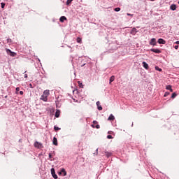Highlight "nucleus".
<instances>
[{
  "label": "nucleus",
  "instance_id": "6",
  "mask_svg": "<svg viewBox=\"0 0 179 179\" xmlns=\"http://www.w3.org/2000/svg\"><path fill=\"white\" fill-rule=\"evenodd\" d=\"M136 33H138V31L136 30V28H133L131 31V34H132L133 36H135V34H136Z\"/></svg>",
  "mask_w": 179,
  "mask_h": 179
},
{
  "label": "nucleus",
  "instance_id": "26",
  "mask_svg": "<svg viewBox=\"0 0 179 179\" xmlns=\"http://www.w3.org/2000/svg\"><path fill=\"white\" fill-rule=\"evenodd\" d=\"M72 1H73V0H67L66 1V5H71Z\"/></svg>",
  "mask_w": 179,
  "mask_h": 179
},
{
  "label": "nucleus",
  "instance_id": "31",
  "mask_svg": "<svg viewBox=\"0 0 179 179\" xmlns=\"http://www.w3.org/2000/svg\"><path fill=\"white\" fill-rule=\"evenodd\" d=\"M1 5L2 8H5V3H1Z\"/></svg>",
  "mask_w": 179,
  "mask_h": 179
},
{
  "label": "nucleus",
  "instance_id": "36",
  "mask_svg": "<svg viewBox=\"0 0 179 179\" xmlns=\"http://www.w3.org/2000/svg\"><path fill=\"white\" fill-rule=\"evenodd\" d=\"M49 158L52 159V155H51L50 153L49 154Z\"/></svg>",
  "mask_w": 179,
  "mask_h": 179
},
{
  "label": "nucleus",
  "instance_id": "9",
  "mask_svg": "<svg viewBox=\"0 0 179 179\" xmlns=\"http://www.w3.org/2000/svg\"><path fill=\"white\" fill-rule=\"evenodd\" d=\"M48 96H45V95H42L41 96V100H43V101H47V100H48Z\"/></svg>",
  "mask_w": 179,
  "mask_h": 179
},
{
  "label": "nucleus",
  "instance_id": "10",
  "mask_svg": "<svg viewBox=\"0 0 179 179\" xmlns=\"http://www.w3.org/2000/svg\"><path fill=\"white\" fill-rule=\"evenodd\" d=\"M114 120H115L114 115H113V114L110 115V116L108 118V121H114Z\"/></svg>",
  "mask_w": 179,
  "mask_h": 179
},
{
  "label": "nucleus",
  "instance_id": "39",
  "mask_svg": "<svg viewBox=\"0 0 179 179\" xmlns=\"http://www.w3.org/2000/svg\"><path fill=\"white\" fill-rule=\"evenodd\" d=\"M20 94L23 95V91H20Z\"/></svg>",
  "mask_w": 179,
  "mask_h": 179
},
{
  "label": "nucleus",
  "instance_id": "19",
  "mask_svg": "<svg viewBox=\"0 0 179 179\" xmlns=\"http://www.w3.org/2000/svg\"><path fill=\"white\" fill-rule=\"evenodd\" d=\"M59 113L60 111L59 110H57L56 113H55V117L56 118H58L59 117Z\"/></svg>",
  "mask_w": 179,
  "mask_h": 179
},
{
  "label": "nucleus",
  "instance_id": "37",
  "mask_svg": "<svg viewBox=\"0 0 179 179\" xmlns=\"http://www.w3.org/2000/svg\"><path fill=\"white\" fill-rule=\"evenodd\" d=\"M127 16H134V15L129 14V13H127Z\"/></svg>",
  "mask_w": 179,
  "mask_h": 179
},
{
  "label": "nucleus",
  "instance_id": "38",
  "mask_svg": "<svg viewBox=\"0 0 179 179\" xmlns=\"http://www.w3.org/2000/svg\"><path fill=\"white\" fill-rule=\"evenodd\" d=\"M24 77L25 79H27V74H24Z\"/></svg>",
  "mask_w": 179,
  "mask_h": 179
},
{
  "label": "nucleus",
  "instance_id": "16",
  "mask_svg": "<svg viewBox=\"0 0 179 179\" xmlns=\"http://www.w3.org/2000/svg\"><path fill=\"white\" fill-rule=\"evenodd\" d=\"M65 20H66V17H65V16H62V17L59 18V21L62 22H65Z\"/></svg>",
  "mask_w": 179,
  "mask_h": 179
},
{
  "label": "nucleus",
  "instance_id": "11",
  "mask_svg": "<svg viewBox=\"0 0 179 179\" xmlns=\"http://www.w3.org/2000/svg\"><path fill=\"white\" fill-rule=\"evenodd\" d=\"M96 106H97V107H98V110H99V111H101V110H103V107H101V106H100V101H97L96 102Z\"/></svg>",
  "mask_w": 179,
  "mask_h": 179
},
{
  "label": "nucleus",
  "instance_id": "3",
  "mask_svg": "<svg viewBox=\"0 0 179 179\" xmlns=\"http://www.w3.org/2000/svg\"><path fill=\"white\" fill-rule=\"evenodd\" d=\"M51 174H52L53 178H55V179L58 178V176H57V174H55V169H54V168L51 169Z\"/></svg>",
  "mask_w": 179,
  "mask_h": 179
},
{
  "label": "nucleus",
  "instance_id": "23",
  "mask_svg": "<svg viewBox=\"0 0 179 179\" xmlns=\"http://www.w3.org/2000/svg\"><path fill=\"white\" fill-rule=\"evenodd\" d=\"M155 70L159 71V72H162V69L159 68L157 66H155Z\"/></svg>",
  "mask_w": 179,
  "mask_h": 179
},
{
  "label": "nucleus",
  "instance_id": "4",
  "mask_svg": "<svg viewBox=\"0 0 179 179\" xmlns=\"http://www.w3.org/2000/svg\"><path fill=\"white\" fill-rule=\"evenodd\" d=\"M150 45H156V38H152L150 41Z\"/></svg>",
  "mask_w": 179,
  "mask_h": 179
},
{
  "label": "nucleus",
  "instance_id": "34",
  "mask_svg": "<svg viewBox=\"0 0 179 179\" xmlns=\"http://www.w3.org/2000/svg\"><path fill=\"white\" fill-rule=\"evenodd\" d=\"M93 124H94V125H96V124H98V122H97V121L94 120V121H93Z\"/></svg>",
  "mask_w": 179,
  "mask_h": 179
},
{
  "label": "nucleus",
  "instance_id": "14",
  "mask_svg": "<svg viewBox=\"0 0 179 179\" xmlns=\"http://www.w3.org/2000/svg\"><path fill=\"white\" fill-rule=\"evenodd\" d=\"M159 44H166V41H164L163 38H159L158 40Z\"/></svg>",
  "mask_w": 179,
  "mask_h": 179
},
{
  "label": "nucleus",
  "instance_id": "20",
  "mask_svg": "<svg viewBox=\"0 0 179 179\" xmlns=\"http://www.w3.org/2000/svg\"><path fill=\"white\" fill-rule=\"evenodd\" d=\"M78 83L79 87H81V89H83V84H82V83H80V81H78Z\"/></svg>",
  "mask_w": 179,
  "mask_h": 179
},
{
  "label": "nucleus",
  "instance_id": "27",
  "mask_svg": "<svg viewBox=\"0 0 179 179\" xmlns=\"http://www.w3.org/2000/svg\"><path fill=\"white\" fill-rule=\"evenodd\" d=\"M15 90H16V91H15V93H16L17 94H19V92H20V87H17Z\"/></svg>",
  "mask_w": 179,
  "mask_h": 179
},
{
  "label": "nucleus",
  "instance_id": "25",
  "mask_svg": "<svg viewBox=\"0 0 179 179\" xmlns=\"http://www.w3.org/2000/svg\"><path fill=\"white\" fill-rule=\"evenodd\" d=\"M114 10L115 12H120L121 10V8L117 7V8H115Z\"/></svg>",
  "mask_w": 179,
  "mask_h": 179
},
{
  "label": "nucleus",
  "instance_id": "41",
  "mask_svg": "<svg viewBox=\"0 0 179 179\" xmlns=\"http://www.w3.org/2000/svg\"><path fill=\"white\" fill-rule=\"evenodd\" d=\"M176 44H179V41H176Z\"/></svg>",
  "mask_w": 179,
  "mask_h": 179
},
{
  "label": "nucleus",
  "instance_id": "5",
  "mask_svg": "<svg viewBox=\"0 0 179 179\" xmlns=\"http://www.w3.org/2000/svg\"><path fill=\"white\" fill-rule=\"evenodd\" d=\"M150 51H152V52H155V54H160L162 52V50H159V49H150Z\"/></svg>",
  "mask_w": 179,
  "mask_h": 179
},
{
  "label": "nucleus",
  "instance_id": "30",
  "mask_svg": "<svg viewBox=\"0 0 179 179\" xmlns=\"http://www.w3.org/2000/svg\"><path fill=\"white\" fill-rule=\"evenodd\" d=\"M169 94H170L169 92H165L164 97H167V96H169Z\"/></svg>",
  "mask_w": 179,
  "mask_h": 179
},
{
  "label": "nucleus",
  "instance_id": "1",
  "mask_svg": "<svg viewBox=\"0 0 179 179\" xmlns=\"http://www.w3.org/2000/svg\"><path fill=\"white\" fill-rule=\"evenodd\" d=\"M6 51L7 54H8V55H10V57H16V52H12V50L9 49H6Z\"/></svg>",
  "mask_w": 179,
  "mask_h": 179
},
{
  "label": "nucleus",
  "instance_id": "13",
  "mask_svg": "<svg viewBox=\"0 0 179 179\" xmlns=\"http://www.w3.org/2000/svg\"><path fill=\"white\" fill-rule=\"evenodd\" d=\"M52 142L53 145H55V146H58V140L55 137L53 138Z\"/></svg>",
  "mask_w": 179,
  "mask_h": 179
},
{
  "label": "nucleus",
  "instance_id": "32",
  "mask_svg": "<svg viewBox=\"0 0 179 179\" xmlns=\"http://www.w3.org/2000/svg\"><path fill=\"white\" fill-rule=\"evenodd\" d=\"M11 42H12V39H10V38L7 39V43H11Z\"/></svg>",
  "mask_w": 179,
  "mask_h": 179
},
{
  "label": "nucleus",
  "instance_id": "17",
  "mask_svg": "<svg viewBox=\"0 0 179 179\" xmlns=\"http://www.w3.org/2000/svg\"><path fill=\"white\" fill-rule=\"evenodd\" d=\"M115 80V77L114 76H112L110 78V81H109L110 85H111V83H112V82H114Z\"/></svg>",
  "mask_w": 179,
  "mask_h": 179
},
{
  "label": "nucleus",
  "instance_id": "2",
  "mask_svg": "<svg viewBox=\"0 0 179 179\" xmlns=\"http://www.w3.org/2000/svg\"><path fill=\"white\" fill-rule=\"evenodd\" d=\"M35 148H37L38 149H42L43 144L41 143H38V141H36L34 143Z\"/></svg>",
  "mask_w": 179,
  "mask_h": 179
},
{
  "label": "nucleus",
  "instance_id": "24",
  "mask_svg": "<svg viewBox=\"0 0 179 179\" xmlns=\"http://www.w3.org/2000/svg\"><path fill=\"white\" fill-rule=\"evenodd\" d=\"M54 129H55V131H59V130H61V128H59V127H58L57 126H55L54 127Z\"/></svg>",
  "mask_w": 179,
  "mask_h": 179
},
{
  "label": "nucleus",
  "instance_id": "22",
  "mask_svg": "<svg viewBox=\"0 0 179 179\" xmlns=\"http://www.w3.org/2000/svg\"><path fill=\"white\" fill-rule=\"evenodd\" d=\"M175 97H177V94L176 92L172 94L171 99H175Z\"/></svg>",
  "mask_w": 179,
  "mask_h": 179
},
{
  "label": "nucleus",
  "instance_id": "40",
  "mask_svg": "<svg viewBox=\"0 0 179 179\" xmlns=\"http://www.w3.org/2000/svg\"><path fill=\"white\" fill-rule=\"evenodd\" d=\"M169 90L170 92H173V88H171Z\"/></svg>",
  "mask_w": 179,
  "mask_h": 179
},
{
  "label": "nucleus",
  "instance_id": "21",
  "mask_svg": "<svg viewBox=\"0 0 179 179\" xmlns=\"http://www.w3.org/2000/svg\"><path fill=\"white\" fill-rule=\"evenodd\" d=\"M105 153L107 157H110L111 156V152H106Z\"/></svg>",
  "mask_w": 179,
  "mask_h": 179
},
{
  "label": "nucleus",
  "instance_id": "7",
  "mask_svg": "<svg viewBox=\"0 0 179 179\" xmlns=\"http://www.w3.org/2000/svg\"><path fill=\"white\" fill-rule=\"evenodd\" d=\"M143 66L145 68V69H149V65L146 62H143Z\"/></svg>",
  "mask_w": 179,
  "mask_h": 179
},
{
  "label": "nucleus",
  "instance_id": "12",
  "mask_svg": "<svg viewBox=\"0 0 179 179\" xmlns=\"http://www.w3.org/2000/svg\"><path fill=\"white\" fill-rule=\"evenodd\" d=\"M59 174H63L64 176H66V171H65V169H62L60 172H59Z\"/></svg>",
  "mask_w": 179,
  "mask_h": 179
},
{
  "label": "nucleus",
  "instance_id": "18",
  "mask_svg": "<svg viewBox=\"0 0 179 179\" xmlns=\"http://www.w3.org/2000/svg\"><path fill=\"white\" fill-rule=\"evenodd\" d=\"M77 43H79L80 44H82V38H77L76 39Z\"/></svg>",
  "mask_w": 179,
  "mask_h": 179
},
{
  "label": "nucleus",
  "instance_id": "35",
  "mask_svg": "<svg viewBox=\"0 0 179 179\" xmlns=\"http://www.w3.org/2000/svg\"><path fill=\"white\" fill-rule=\"evenodd\" d=\"M174 48L175 50H178V45H175Z\"/></svg>",
  "mask_w": 179,
  "mask_h": 179
},
{
  "label": "nucleus",
  "instance_id": "15",
  "mask_svg": "<svg viewBox=\"0 0 179 179\" xmlns=\"http://www.w3.org/2000/svg\"><path fill=\"white\" fill-rule=\"evenodd\" d=\"M170 9L171 10H176V9H177V6H176V4H172L171 6H170Z\"/></svg>",
  "mask_w": 179,
  "mask_h": 179
},
{
  "label": "nucleus",
  "instance_id": "29",
  "mask_svg": "<svg viewBox=\"0 0 179 179\" xmlns=\"http://www.w3.org/2000/svg\"><path fill=\"white\" fill-rule=\"evenodd\" d=\"M107 138H108V139H113V136H111V135H108V136H107Z\"/></svg>",
  "mask_w": 179,
  "mask_h": 179
},
{
  "label": "nucleus",
  "instance_id": "28",
  "mask_svg": "<svg viewBox=\"0 0 179 179\" xmlns=\"http://www.w3.org/2000/svg\"><path fill=\"white\" fill-rule=\"evenodd\" d=\"M171 89V85H167L166 86V90H170Z\"/></svg>",
  "mask_w": 179,
  "mask_h": 179
},
{
  "label": "nucleus",
  "instance_id": "42",
  "mask_svg": "<svg viewBox=\"0 0 179 179\" xmlns=\"http://www.w3.org/2000/svg\"><path fill=\"white\" fill-rule=\"evenodd\" d=\"M92 127L93 128H94V125L92 124Z\"/></svg>",
  "mask_w": 179,
  "mask_h": 179
},
{
  "label": "nucleus",
  "instance_id": "8",
  "mask_svg": "<svg viewBox=\"0 0 179 179\" xmlns=\"http://www.w3.org/2000/svg\"><path fill=\"white\" fill-rule=\"evenodd\" d=\"M43 95L46 96V97H48L50 96V90H46L43 92Z\"/></svg>",
  "mask_w": 179,
  "mask_h": 179
},
{
  "label": "nucleus",
  "instance_id": "43",
  "mask_svg": "<svg viewBox=\"0 0 179 179\" xmlns=\"http://www.w3.org/2000/svg\"><path fill=\"white\" fill-rule=\"evenodd\" d=\"M151 1H155V0H151Z\"/></svg>",
  "mask_w": 179,
  "mask_h": 179
},
{
  "label": "nucleus",
  "instance_id": "33",
  "mask_svg": "<svg viewBox=\"0 0 179 179\" xmlns=\"http://www.w3.org/2000/svg\"><path fill=\"white\" fill-rule=\"evenodd\" d=\"M95 128H96V129H99V128H100V125L96 124V125L95 126Z\"/></svg>",
  "mask_w": 179,
  "mask_h": 179
}]
</instances>
